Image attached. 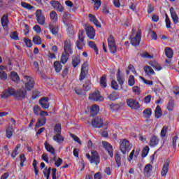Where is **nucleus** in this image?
<instances>
[{
    "instance_id": "f257e3e1",
    "label": "nucleus",
    "mask_w": 179,
    "mask_h": 179,
    "mask_svg": "<svg viewBox=\"0 0 179 179\" xmlns=\"http://www.w3.org/2000/svg\"><path fill=\"white\" fill-rule=\"evenodd\" d=\"M24 79L27 80V83H25L26 90L24 88H18L15 90L14 99L16 100H23V99H26L27 92H30V90L34 87V80H33V78L29 76H25Z\"/></svg>"
},
{
    "instance_id": "f03ea898",
    "label": "nucleus",
    "mask_w": 179,
    "mask_h": 179,
    "mask_svg": "<svg viewBox=\"0 0 179 179\" xmlns=\"http://www.w3.org/2000/svg\"><path fill=\"white\" fill-rule=\"evenodd\" d=\"M73 54V49H72V41L71 39H66L64 41V51L62 54L60 62L65 65L69 59V57Z\"/></svg>"
},
{
    "instance_id": "7ed1b4c3",
    "label": "nucleus",
    "mask_w": 179,
    "mask_h": 179,
    "mask_svg": "<svg viewBox=\"0 0 179 179\" xmlns=\"http://www.w3.org/2000/svg\"><path fill=\"white\" fill-rule=\"evenodd\" d=\"M132 149V145L129 144V141L127 138L120 140V150L123 155H125L127 152H129Z\"/></svg>"
},
{
    "instance_id": "20e7f679",
    "label": "nucleus",
    "mask_w": 179,
    "mask_h": 179,
    "mask_svg": "<svg viewBox=\"0 0 179 179\" xmlns=\"http://www.w3.org/2000/svg\"><path fill=\"white\" fill-rule=\"evenodd\" d=\"M91 124L94 128H101L102 127H104V129H107L108 128V124L106 123L104 124L103 118L99 117L92 119Z\"/></svg>"
},
{
    "instance_id": "39448f33",
    "label": "nucleus",
    "mask_w": 179,
    "mask_h": 179,
    "mask_svg": "<svg viewBox=\"0 0 179 179\" xmlns=\"http://www.w3.org/2000/svg\"><path fill=\"white\" fill-rule=\"evenodd\" d=\"M91 155L90 154H86L87 160H89L91 164L94 163L98 166L100 164V156L99 155V152H97V151H92L91 152Z\"/></svg>"
},
{
    "instance_id": "423d86ee",
    "label": "nucleus",
    "mask_w": 179,
    "mask_h": 179,
    "mask_svg": "<svg viewBox=\"0 0 179 179\" xmlns=\"http://www.w3.org/2000/svg\"><path fill=\"white\" fill-rule=\"evenodd\" d=\"M108 45L110 54H115L117 52V45L115 44V39L113 35H110L108 38Z\"/></svg>"
},
{
    "instance_id": "0eeeda50",
    "label": "nucleus",
    "mask_w": 179,
    "mask_h": 179,
    "mask_svg": "<svg viewBox=\"0 0 179 179\" xmlns=\"http://www.w3.org/2000/svg\"><path fill=\"white\" fill-rule=\"evenodd\" d=\"M141 38H142V31H141V29H138L136 32L135 37L130 38L131 45H133L134 47H138V45L141 44Z\"/></svg>"
},
{
    "instance_id": "6e6552de",
    "label": "nucleus",
    "mask_w": 179,
    "mask_h": 179,
    "mask_svg": "<svg viewBox=\"0 0 179 179\" xmlns=\"http://www.w3.org/2000/svg\"><path fill=\"white\" fill-rule=\"evenodd\" d=\"M51 170H52V179H57V169L55 168H53L52 169H51V167L45 168L43 170L44 177H45L46 179H50Z\"/></svg>"
},
{
    "instance_id": "1a4fd4ad",
    "label": "nucleus",
    "mask_w": 179,
    "mask_h": 179,
    "mask_svg": "<svg viewBox=\"0 0 179 179\" xmlns=\"http://www.w3.org/2000/svg\"><path fill=\"white\" fill-rule=\"evenodd\" d=\"M35 15L36 22H38V24H41V26H44L45 23V17H44V15H43V11L41 9H38L36 11Z\"/></svg>"
},
{
    "instance_id": "9d476101",
    "label": "nucleus",
    "mask_w": 179,
    "mask_h": 179,
    "mask_svg": "<svg viewBox=\"0 0 179 179\" xmlns=\"http://www.w3.org/2000/svg\"><path fill=\"white\" fill-rule=\"evenodd\" d=\"M85 33L87 36L90 38V40H94V37H96V30L93 27L85 25Z\"/></svg>"
},
{
    "instance_id": "9b49d317",
    "label": "nucleus",
    "mask_w": 179,
    "mask_h": 179,
    "mask_svg": "<svg viewBox=\"0 0 179 179\" xmlns=\"http://www.w3.org/2000/svg\"><path fill=\"white\" fill-rule=\"evenodd\" d=\"M15 88L10 87L6 90H4L3 94H1V99H8V97H10L13 96V97H15Z\"/></svg>"
},
{
    "instance_id": "f8f14e48",
    "label": "nucleus",
    "mask_w": 179,
    "mask_h": 179,
    "mask_svg": "<svg viewBox=\"0 0 179 179\" xmlns=\"http://www.w3.org/2000/svg\"><path fill=\"white\" fill-rule=\"evenodd\" d=\"M127 104L128 107H130V108H131V110H138V108H141L139 102H138V101L134 99H127Z\"/></svg>"
},
{
    "instance_id": "ddd939ff",
    "label": "nucleus",
    "mask_w": 179,
    "mask_h": 179,
    "mask_svg": "<svg viewBox=\"0 0 179 179\" xmlns=\"http://www.w3.org/2000/svg\"><path fill=\"white\" fill-rule=\"evenodd\" d=\"M102 145L104 149L108 152L109 156L113 159L114 157V150L113 145L107 141H102Z\"/></svg>"
},
{
    "instance_id": "4468645a",
    "label": "nucleus",
    "mask_w": 179,
    "mask_h": 179,
    "mask_svg": "<svg viewBox=\"0 0 179 179\" xmlns=\"http://www.w3.org/2000/svg\"><path fill=\"white\" fill-rule=\"evenodd\" d=\"M51 6L53 8V9H55L58 12H60L62 13L64 12V6H62V4L58 1L52 0L50 2Z\"/></svg>"
},
{
    "instance_id": "2eb2a0df",
    "label": "nucleus",
    "mask_w": 179,
    "mask_h": 179,
    "mask_svg": "<svg viewBox=\"0 0 179 179\" xmlns=\"http://www.w3.org/2000/svg\"><path fill=\"white\" fill-rule=\"evenodd\" d=\"M89 99L92 101H101L103 99V96L100 94V91L98 90L90 94L89 95Z\"/></svg>"
},
{
    "instance_id": "dca6fc26",
    "label": "nucleus",
    "mask_w": 179,
    "mask_h": 179,
    "mask_svg": "<svg viewBox=\"0 0 179 179\" xmlns=\"http://www.w3.org/2000/svg\"><path fill=\"white\" fill-rule=\"evenodd\" d=\"M49 101L50 98L43 96L40 99L39 104L44 110H48V108H50V103H48Z\"/></svg>"
},
{
    "instance_id": "f3484780",
    "label": "nucleus",
    "mask_w": 179,
    "mask_h": 179,
    "mask_svg": "<svg viewBox=\"0 0 179 179\" xmlns=\"http://www.w3.org/2000/svg\"><path fill=\"white\" fill-rule=\"evenodd\" d=\"M169 167H170V159H166L163 165L162 170L161 171L162 177H166L169 173Z\"/></svg>"
},
{
    "instance_id": "a211bd4d",
    "label": "nucleus",
    "mask_w": 179,
    "mask_h": 179,
    "mask_svg": "<svg viewBox=\"0 0 179 179\" xmlns=\"http://www.w3.org/2000/svg\"><path fill=\"white\" fill-rule=\"evenodd\" d=\"M88 19L90 22L93 23L96 27H99V29L101 28V24L100 23V22H99V20H97L96 15L93 14H89Z\"/></svg>"
},
{
    "instance_id": "6ab92c4d",
    "label": "nucleus",
    "mask_w": 179,
    "mask_h": 179,
    "mask_svg": "<svg viewBox=\"0 0 179 179\" xmlns=\"http://www.w3.org/2000/svg\"><path fill=\"white\" fill-rule=\"evenodd\" d=\"M116 79H117L120 86H121V87H122V86H124L125 80L124 79V76L121 73V70H120V69H117V73L116 74Z\"/></svg>"
},
{
    "instance_id": "aec40b11",
    "label": "nucleus",
    "mask_w": 179,
    "mask_h": 179,
    "mask_svg": "<svg viewBox=\"0 0 179 179\" xmlns=\"http://www.w3.org/2000/svg\"><path fill=\"white\" fill-rule=\"evenodd\" d=\"M153 170V166L150 164H148L144 167V175L146 177H151L152 171Z\"/></svg>"
},
{
    "instance_id": "412c9836",
    "label": "nucleus",
    "mask_w": 179,
    "mask_h": 179,
    "mask_svg": "<svg viewBox=\"0 0 179 179\" xmlns=\"http://www.w3.org/2000/svg\"><path fill=\"white\" fill-rule=\"evenodd\" d=\"M169 11L173 23L175 24H177V23H178V15H177V13L176 12L174 7H171Z\"/></svg>"
},
{
    "instance_id": "4be33fe9",
    "label": "nucleus",
    "mask_w": 179,
    "mask_h": 179,
    "mask_svg": "<svg viewBox=\"0 0 179 179\" xmlns=\"http://www.w3.org/2000/svg\"><path fill=\"white\" fill-rule=\"evenodd\" d=\"M80 64V57L79 56H72L71 57V65L73 68H77Z\"/></svg>"
},
{
    "instance_id": "5701e85b",
    "label": "nucleus",
    "mask_w": 179,
    "mask_h": 179,
    "mask_svg": "<svg viewBox=\"0 0 179 179\" xmlns=\"http://www.w3.org/2000/svg\"><path fill=\"white\" fill-rule=\"evenodd\" d=\"M47 122V118L45 117L41 116L37 121L35 127L36 128H40L44 127Z\"/></svg>"
},
{
    "instance_id": "b1692460",
    "label": "nucleus",
    "mask_w": 179,
    "mask_h": 179,
    "mask_svg": "<svg viewBox=\"0 0 179 179\" xmlns=\"http://www.w3.org/2000/svg\"><path fill=\"white\" fill-rule=\"evenodd\" d=\"M99 83H100L101 87H102V89L107 88V76L106 74H103L101 76Z\"/></svg>"
},
{
    "instance_id": "393cba45",
    "label": "nucleus",
    "mask_w": 179,
    "mask_h": 179,
    "mask_svg": "<svg viewBox=\"0 0 179 179\" xmlns=\"http://www.w3.org/2000/svg\"><path fill=\"white\" fill-rule=\"evenodd\" d=\"M13 132H15V130L13 129V127L12 126L7 127L6 129V138H8V139H10V138L13 136Z\"/></svg>"
},
{
    "instance_id": "a878e982",
    "label": "nucleus",
    "mask_w": 179,
    "mask_h": 179,
    "mask_svg": "<svg viewBox=\"0 0 179 179\" xmlns=\"http://www.w3.org/2000/svg\"><path fill=\"white\" fill-rule=\"evenodd\" d=\"M53 141L55 142H57V143H62L65 141V138L61 134H56L55 136H53Z\"/></svg>"
},
{
    "instance_id": "bb28decb",
    "label": "nucleus",
    "mask_w": 179,
    "mask_h": 179,
    "mask_svg": "<svg viewBox=\"0 0 179 179\" xmlns=\"http://www.w3.org/2000/svg\"><path fill=\"white\" fill-rule=\"evenodd\" d=\"M159 145V138L156 136H152L150 141V146L151 148H155Z\"/></svg>"
},
{
    "instance_id": "cd10ccee",
    "label": "nucleus",
    "mask_w": 179,
    "mask_h": 179,
    "mask_svg": "<svg viewBox=\"0 0 179 179\" xmlns=\"http://www.w3.org/2000/svg\"><path fill=\"white\" fill-rule=\"evenodd\" d=\"M10 80L13 82H15V83H19L20 82V78H19V75H17V73L13 71L10 73Z\"/></svg>"
},
{
    "instance_id": "c85d7f7f",
    "label": "nucleus",
    "mask_w": 179,
    "mask_h": 179,
    "mask_svg": "<svg viewBox=\"0 0 179 179\" xmlns=\"http://www.w3.org/2000/svg\"><path fill=\"white\" fill-rule=\"evenodd\" d=\"M100 111V108L97 105H94L91 107V117H96Z\"/></svg>"
},
{
    "instance_id": "c756f323",
    "label": "nucleus",
    "mask_w": 179,
    "mask_h": 179,
    "mask_svg": "<svg viewBox=\"0 0 179 179\" xmlns=\"http://www.w3.org/2000/svg\"><path fill=\"white\" fill-rule=\"evenodd\" d=\"M53 66L55 72H57V73H59V71H62V64L59 61H55L53 64Z\"/></svg>"
},
{
    "instance_id": "7c9ffc66",
    "label": "nucleus",
    "mask_w": 179,
    "mask_h": 179,
    "mask_svg": "<svg viewBox=\"0 0 179 179\" xmlns=\"http://www.w3.org/2000/svg\"><path fill=\"white\" fill-rule=\"evenodd\" d=\"M49 29L50 31V33H52V34H53V36H57V34H58V31L59 30V27L55 25H52V24H50L49 25Z\"/></svg>"
},
{
    "instance_id": "2f4dec72",
    "label": "nucleus",
    "mask_w": 179,
    "mask_h": 179,
    "mask_svg": "<svg viewBox=\"0 0 179 179\" xmlns=\"http://www.w3.org/2000/svg\"><path fill=\"white\" fill-rule=\"evenodd\" d=\"M50 20L53 23H57L58 22V14H57V12L55 10H52L50 13Z\"/></svg>"
},
{
    "instance_id": "473e14b6",
    "label": "nucleus",
    "mask_w": 179,
    "mask_h": 179,
    "mask_svg": "<svg viewBox=\"0 0 179 179\" xmlns=\"http://www.w3.org/2000/svg\"><path fill=\"white\" fill-rule=\"evenodd\" d=\"M88 45H89V47H90V48L94 50V51L96 55H99V48H97V45H96V43L90 41L88 43Z\"/></svg>"
},
{
    "instance_id": "72a5a7b5",
    "label": "nucleus",
    "mask_w": 179,
    "mask_h": 179,
    "mask_svg": "<svg viewBox=\"0 0 179 179\" xmlns=\"http://www.w3.org/2000/svg\"><path fill=\"white\" fill-rule=\"evenodd\" d=\"M45 148L46 149L47 152L51 153V155H55V149L52 145L48 144L47 142L45 143Z\"/></svg>"
},
{
    "instance_id": "f704fd0d",
    "label": "nucleus",
    "mask_w": 179,
    "mask_h": 179,
    "mask_svg": "<svg viewBox=\"0 0 179 179\" xmlns=\"http://www.w3.org/2000/svg\"><path fill=\"white\" fill-rule=\"evenodd\" d=\"M149 65L152 66V68H154V69H155L156 71H162V66L156 61H150L149 62Z\"/></svg>"
},
{
    "instance_id": "c9c22d12",
    "label": "nucleus",
    "mask_w": 179,
    "mask_h": 179,
    "mask_svg": "<svg viewBox=\"0 0 179 179\" xmlns=\"http://www.w3.org/2000/svg\"><path fill=\"white\" fill-rule=\"evenodd\" d=\"M155 115L157 118H162L163 115V111H162V108L159 106H157L155 110Z\"/></svg>"
},
{
    "instance_id": "e433bc0d",
    "label": "nucleus",
    "mask_w": 179,
    "mask_h": 179,
    "mask_svg": "<svg viewBox=\"0 0 179 179\" xmlns=\"http://www.w3.org/2000/svg\"><path fill=\"white\" fill-rule=\"evenodd\" d=\"M165 55L171 59L174 55V52L171 48H165Z\"/></svg>"
},
{
    "instance_id": "4c0bfd02",
    "label": "nucleus",
    "mask_w": 179,
    "mask_h": 179,
    "mask_svg": "<svg viewBox=\"0 0 179 179\" xmlns=\"http://www.w3.org/2000/svg\"><path fill=\"white\" fill-rule=\"evenodd\" d=\"M8 24H9V20L8 19V15H4L1 17V25L3 27H8Z\"/></svg>"
},
{
    "instance_id": "58836bf2",
    "label": "nucleus",
    "mask_w": 179,
    "mask_h": 179,
    "mask_svg": "<svg viewBox=\"0 0 179 179\" xmlns=\"http://www.w3.org/2000/svg\"><path fill=\"white\" fill-rule=\"evenodd\" d=\"M76 45L78 50H83V47H85V40L78 39L76 41Z\"/></svg>"
},
{
    "instance_id": "ea45409f",
    "label": "nucleus",
    "mask_w": 179,
    "mask_h": 179,
    "mask_svg": "<svg viewBox=\"0 0 179 179\" xmlns=\"http://www.w3.org/2000/svg\"><path fill=\"white\" fill-rule=\"evenodd\" d=\"M87 73H89V71L81 70L80 74L79 76V80L80 82H83V80H85V79H86V76H87Z\"/></svg>"
},
{
    "instance_id": "a19ab883",
    "label": "nucleus",
    "mask_w": 179,
    "mask_h": 179,
    "mask_svg": "<svg viewBox=\"0 0 179 179\" xmlns=\"http://www.w3.org/2000/svg\"><path fill=\"white\" fill-rule=\"evenodd\" d=\"M20 148H22V144H17L16 145V147L15 148V149L11 153V157H13V159H15V157L17 156V154H18L17 150H19Z\"/></svg>"
},
{
    "instance_id": "79ce46f5",
    "label": "nucleus",
    "mask_w": 179,
    "mask_h": 179,
    "mask_svg": "<svg viewBox=\"0 0 179 179\" xmlns=\"http://www.w3.org/2000/svg\"><path fill=\"white\" fill-rule=\"evenodd\" d=\"M115 160L117 167H121V155H120V152L115 153Z\"/></svg>"
},
{
    "instance_id": "37998d69",
    "label": "nucleus",
    "mask_w": 179,
    "mask_h": 179,
    "mask_svg": "<svg viewBox=\"0 0 179 179\" xmlns=\"http://www.w3.org/2000/svg\"><path fill=\"white\" fill-rule=\"evenodd\" d=\"M61 132H62V126L61 125V124L57 123L55 126L54 134H61Z\"/></svg>"
},
{
    "instance_id": "c03bdc74",
    "label": "nucleus",
    "mask_w": 179,
    "mask_h": 179,
    "mask_svg": "<svg viewBox=\"0 0 179 179\" xmlns=\"http://www.w3.org/2000/svg\"><path fill=\"white\" fill-rule=\"evenodd\" d=\"M144 71L147 75H155V71L150 66H146L144 67Z\"/></svg>"
},
{
    "instance_id": "a18cd8bd",
    "label": "nucleus",
    "mask_w": 179,
    "mask_h": 179,
    "mask_svg": "<svg viewBox=\"0 0 179 179\" xmlns=\"http://www.w3.org/2000/svg\"><path fill=\"white\" fill-rule=\"evenodd\" d=\"M143 115L145 118H150V116L152 115V109H150V108L145 109L143 111Z\"/></svg>"
},
{
    "instance_id": "49530a36",
    "label": "nucleus",
    "mask_w": 179,
    "mask_h": 179,
    "mask_svg": "<svg viewBox=\"0 0 179 179\" xmlns=\"http://www.w3.org/2000/svg\"><path fill=\"white\" fill-rule=\"evenodd\" d=\"M32 41H33L34 44H36V45H40L41 44V43H43L41 41V38L38 36H34Z\"/></svg>"
},
{
    "instance_id": "de8ad7c7",
    "label": "nucleus",
    "mask_w": 179,
    "mask_h": 179,
    "mask_svg": "<svg viewBox=\"0 0 179 179\" xmlns=\"http://www.w3.org/2000/svg\"><path fill=\"white\" fill-rule=\"evenodd\" d=\"M83 90L85 92H89V90H90V89H92V83H90V81H87L84 83L83 86Z\"/></svg>"
},
{
    "instance_id": "09e8293b",
    "label": "nucleus",
    "mask_w": 179,
    "mask_h": 179,
    "mask_svg": "<svg viewBox=\"0 0 179 179\" xmlns=\"http://www.w3.org/2000/svg\"><path fill=\"white\" fill-rule=\"evenodd\" d=\"M21 6H22V8H24L25 9H27L28 10H31V9H34V6H31L29 3H26L23 1L21 2Z\"/></svg>"
},
{
    "instance_id": "8fccbe9b",
    "label": "nucleus",
    "mask_w": 179,
    "mask_h": 179,
    "mask_svg": "<svg viewBox=\"0 0 179 179\" xmlns=\"http://www.w3.org/2000/svg\"><path fill=\"white\" fill-rule=\"evenodd\" d=\"M120 96H118V94L115 92H113L108 96V99L112 100V101H115V100H117V99Z\"/></svg>"
},
{
    "instance_id": "3c124183",
    "label": "nucleus",
    "mask_w": 179,
    "mask_h": 179,
    "mask_svg": "<svg viewBox=\"0 0 179 179\" xmlns=\"http://www.w3.org/2000/svg\"><path fill=\"white\" fill-rule=\"evenodd\" d=\"M69 19H71V14L68 12H64L62 17L64 23H66V21L69 20Z\"/></svg>"
},
{
    "instance_id": "603ef678",
    "label": "nucleus",
    "mask_w": 179,
    "mask_h": 179,
    "mask_svg": "<svg viewBox=\"0 0 179 179\" xmlns=\"http://www.w3.org/2000/svg\"><path fill=\"white\" fill-rule=\"evenodd\" d=\"M10 38H12V40H14L15 41H17V40H19V34L16 31L11 32L10 34Z\"/></svg>"
},
{
    "instance_id": "864d4df0",
    "label": "nucleus",
    "mask_w": 179,
    "mask_h": 179,
    "mask_svg": "<svg viewBox=\"0 0 179 179\" xmlns=\"http://www.w3.org/2000/svg\"><path fill=\"white\" fill-rule=\"evenodd\" d=\"M167 110L169 111H173L174 110V100L170 99L168 103Z\"/></svg>"
},
{
    "instance_id": "5fc2aeb1",
    "label": "nucleus",
    "mask_w": 179,
    "mask_h": 179,
    "mask_svg": "<svg viewBox=\"0 0 179 179\" xmlns=\"http://www.w3.org/2000/svg\"><path fill=\"white\" fill-rule=\"evenodd\" d=\"M128 85L131 87L135 85V76H134L133 75L129 76L128 80Z\"/></svg>"
},
{
    "instance_id": "6e6d98bb",
    "label": "nucleus",
    "mask_w": 179,
    "mask_h": 179,
    "mask_svg": "<svg viewBox=\"0 0 179 179\" xmlns=\"http://www.w3.org/2000/svg\"><path fill=\"white\" fill-rule=\"evenodd\" d=\"M169 129V127L164 126L161 130V138H164L166 136V134H167V131Z\"/></svg>"
},
{
    "instance_id": "4d7b16f0",
    "label": "nucleus",
    "mask_w": 179,
    "mask_h": 179,
    "mask_svg": "<svg viewBox=\"0 0 179 179\" xmlns=\"http://www.w3.org/2000/svg\"><path fill=\"white\" fill-rule=\"evenodd\" d=\"M150 148L148 146H145L142 151L141 156L143 158L146 157L148 156V154L149 153Z\"/></svg>"
},
{
    "instance_id": "13d9d810",
    "label": "nucleus",
    "mask_w": 179,
    "mask_h": 179,
    "mask_svg": "<svg viewBox=\"0 0 179 179\" xmlns=\"http://www.w3.org/2000/svg\"><path fill=\"white\" fill-rule=\"evenodd\" d=\"M20 167H23V166H24V162H26V155H24V154H21L20 155Z\"/></svg>"
},
{
    "instance_id": "bf43d9fd",
    "label": "nucleus",
    "mask_w": 179,
    "mask_h": 179,
    "mask_svg": "<svg viewBox=\"0 0 179 179\" xmlns=\"http://www.w3.org/2000/svg\"><path fill=\"white\" fill-rule=\"evenodd\" d=\"M24 43H25V45L28 47L29 48H31L33 46V43H31V40L24 38Z\"/></svg>"
},
{
    "instance_id": "052dcab7",
    "label": "nucleus",
    "mask_w": 179,
    "mask_h": 179,
    "mask_svg": "<svg viewBox=\"0 0 179 179\" xmlns=\"http://www.w3.org/2000/svg\"><path fill=\"white\" fill-rule=\"evenodd\" d=\"M0 79L1 80H6L8 79V74L4 71H0Z\"/></svg>"
},
{
    "instance_id": "680f3d73",
    "label": "nucleus",
    "mask_w": 179,
    "mask_h": 179,
    "mask_svg": "<svg viewBox=\"0 0 179 179\" xmlns=\"http://www.w3.org/2000/svg\"><path fill=\"white\" fill-rule=\"evenodd\" d=\"M148 15H150V13H153L155 12V6L152 3H150L148 5V10H147Z\"/></svg>"
},
{
    "instance_id": "e2e57ef3",
    "label": "nucleus",
    "mask_w": 179,
    "mask_h": 179,
    "mask_svg": "<svg viewBox=\"0 0 179 179\" xmlns=\"http://www.w3.org/2000/svg\"><path fill=\"white\" fill-rule=\"evenodd\" d=\"M111 87L114 90H118V87H120V86L118 85V83H117V81L113 80L111 81Z\"/></svg>"
},
{
    "instance_id": "0e129e2a",
    "label": "nucleus",
    "mask_w": 179,
    "mask_h": 179,
    "mask_svg": "<svg viewBox=\"0 0 179 179\" xmlns=\"http://www.w3.org/2000/svg\"><path fill=\"white\" fill-rule=\"evenodd\" d=\"M62 163H64V160H62V159H61L60 157H58L57 160H56V162H55V166H56V167H61Z\"/></svg>"
},
{
    "instance_id": "69168bd1",
    "label": "nucleus",
    "mask_w": 179,
    "mask_h": 179,
    "mask_svg": "<svg viewBox=\"0 0 179 179\" xmlns=\"http://www.w3.org/2000/svg\"><path fill=\"white\" fill-rule=\"evenodd\" d=\"M101 6V1H96V3H94V10H99Z\"/></svg>"
},
{
    "instance_id": "338daca9",
    "label": "nucleus",
    "mask_w": 179,
    "mask_h": 179,
    "mask_svg": "<svg viewBox=\"0 0 179 179\" xmlns=\"http://www.w3.org/2000/svg\"><path fill=\"white\" fill-rule=\"evenodd\" d=\"M39 111H41V108H40V106H34V113L35 114V115H39V113H38Z\"/></svg>"
},
{
    "instance_id": "774afa93",
    "label": "nucleus",
    "mask_w": 179,
    "mask_h": 179,
    "mask_svg": "<svg viewBox=\"0 0 179 179\" xmlns=\"http://www.w3.org/2000/svg\"><path fill=\"white\" fill-rule=\"evenodd\" d=\"M37 97H40V92L36 90L32 92V99L33 100H36Z\"/></svg>"
}]
</instances>
